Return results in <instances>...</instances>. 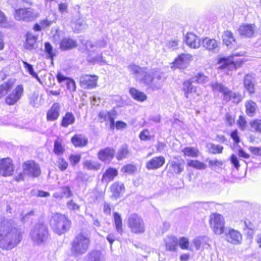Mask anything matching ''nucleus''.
<instances>
[{"instance_id": "56", "label": "nucleus", "mask_w": 261, "mask_h": 261, "mask_svg": "<svg viewBox=\"0 0 261 261\" xmlns=\"http://www.w3.org/2000/svg\"><path fill=\"white\" fill-rule=\"evenodd\" d=\"M66 85L67 89L70 92H74L76 90V85L75 82L70 79L66 81Z\"/></svg>"}, {"instance_id": "39", "label": "nucleus", "mask_w": 261, "mask_h": 261, "mask_svg": "<svg viewBox=\"0 0 261 261\" xmlns=\"http://www.w3.org/2000/svg\"><path fill=\"white\" fill-rule=\"evenodd\" d=\"M114 222L115 227L117 232L122 234L123 232L122 228V220L121 216L117 212L114 213Z\"/></svg>"}, {"instance_id": "31", "label": "nucleus", "mask_w": 261, "mask_h": 261, "mask_svg": "<svg viewBox=\"0 0 261 261\" xmlns=\"http://www.w3.org/2000/svg\"><path fill=\"white\" fill-rule=\"evenodd\" d=\"M99 117L105 121H109L110 122V128L114 129L115 125V115L113 112H101L99 113Z\"/></svg>"}, {"instance_id": "25", "label": "nucleus", "mask_w": 261, "mask_h": 261, "mask_svg": "<svg viewBox=\"0 0 261 261\" xmlns=\"http://www.w3.org/2000/svg\"><path fill=\"white\" fill-rule=\"evenodd\" d=\"M183 161L181 162L175 161H170L168 164L169 167V171L172 174H179L184 170Z\"/></svg>"}, {"instance_id": "27", "label": "nucleus", "mask_w": 261, "mask_h": 261, "mask_svg": "<svg viewBox=\"0 0 261 261\" xmlns=\"http://www.w3.org/2000/svg\"><path fill=\"white\" fill-rule=\"evenodd\" d=\"M72 29L74 32H80L86 29L87 25L85 20L80 17L73 18L72 20Z\"/></svg>"}, {"instance_id": "41", "label": "nucleus", "mask_w": 261, "mask_h": 261, "mask_svg": "<svg viewBox=\"0 0 261 261\" xmlns=\"http://www.w3.org/2000/svg\"><path fill=\"white\" fill-rule=\"evenodd\" d=\"M131 96L136 100L143 101L146 99V95L142 92H141L134 88H132L129 90Z\"/></svg>"}, {"instance_id": "2", "label": "nucleus", "mask_w": 261, "mask_h": 261, "mask_svg": "<svg viewBox=\"0 0 261 261\" xmlns=\"http://www.w3.org/2000/svg\"><path fill=\"white\" fill-rule=\"evenodd\" d=\"M128 69L137 80L149 86L153 90L160 89L165 80L163 73L156 69L149 70L147 67H141L136 64L129 65Z\"/></svg>"}, {"instance_id": "8", "label": "nucleus", "mask_w": 261, "mask_h": 261, "mask_svg": "<svg viewBox=\"0 0 261 261\" xmlns=\"http://www.w3.org/2000/svg\"><path fill=\"white\" fill-rule=\"evenodd\" d=\"M14 18L17 20L30 22L36 19L39 16V13L31 8H20L15 10Z\"/></svg>"}, {"instance_id": "16", "label": "nucleus", "mask_w": 261, "mask_h": 261, "mask_svg": "<svg viewBox=\"0 0 261 261\" xmlns=\"http://www.w3.org/2000/svg\"><path fill=\"white\" fill-rule=\"evenodd\" d=\"M23 92L22 85H18L5 99L6 102L9 105H14L21 97Z\"/></svg>"}, {"instance_id": "62", "label": "nucleus", "mask_w": 261, "mask_h": 261, "mask_svg": "<svg viewBox=\"0 0 261 261\" xmlns=\"http://www.w3.org/2000/svg\"><path fill=\"white\" fill-rule=\"evenodd\" d=\"M208 165L212 168L216 167H219L223 165V162L221 161H218L217 160H211L208 161Z\"/></svg>"}, {"instance_id": "46", "label": "nucleus", "mask_w": 261, "mask_h": 261, "mask_svg": "<svg viewBox=\"0 0 261 261\" xmlns=\"http://www.w3.org/2000/svg\"><path fill=\"white\" fill-rule=\"evenodd\" d=\"M84 168L89 170H98L100 169V165L96 161L88 160L85 161L84 164Z\"/></svg>"}, {"instance_id": "34", "label": "nucleus", "mask_w": 261, "mask_h": 261, "mask_svg": "<svg viewBox=\"0 0 261 261\" xmlns=\"http://www.w3.org/2000/svg\"><path fill=\"white\" fill-rule=\"evenodd\" d=\"M37 37L32 33H28L26 35L25 42L24 43V47L28 50L34 48L36 42Z\"/></svg>"}, {"instance_id": "40", "label": "nucleus", "mask_w": 261, "mask_h": 261, "mask_svg": "<svg viewBox=\"0 0 261 261\" xmlns=\"http://www.w3.org/2000/svg\"><path fill=\"white\" fill-rule=\"evenodd\" d=\"M87 61L89 63L93 64L99 63L105 64L106 62L102 57V53L97 54L95 56H92L91 53H88Z\"/></svg>"}, {"instance_id": "14", "label": "nucleus", "mask_w": 261, "mask_h": 261, "mask_svg": "<svg viewBox=\"0 0 261 261\" xmlns=\"http://www.w3.org/2000/svg\"><path fill=\"white\" fill-rule=\"evenodd\" d=\"M98 77L95 75H82L80 77V86L85 89H91L97 86Z\"/></svg>"}, {"instance_id": "51", "label": "nucleus", "mask_w": 261, "mask_h": 261, "mask_svg": "<svg viewBox=\"0 0 261 261\" xmlns=\"http://www.w3.org/2000/svg\"><path fill=\"white\" fill-rule=\"evenodd\" d=\"M24 67L28 71V72L34 78H35L38 82L41 83V80L38 74L34 71L33 67L32 65L29 64L27 62L23 61Z\"/></svg>"}, {"instance_id": "32", "label": "nucleus", "mask_w": 261, "mask_h": 261, "mask_svg": "<svg viewBox=\"0 0 261 261\" xmlns=\"http://www.w3.org/2000/svg\"><path fill=\"white\" fill-rule=\"evenodd\" d=\"M76 46V42L75 40L69 38H65L62 40L60 44V48L65 50L72 49Z\"/></svg>"}, {"instance_id": "57", "label": "nucleus", "mask_w": 261, "mask_h": 261, "mask_svg": "<svg viewBox=\"0 0 261 261\" xmlns=\"http://www.w3.org/2000/svg\"><path fill=\"white\" fill-rule=\"evenodd\" d=\"M81 155L80 154H71L69 157V160L72 166H75L81 160Z\"/></svg>"}, {"instance_id": "21", "label": "nucleus", "mask_w": 261, "mask_h": 261, "mask_svg": "<svg viewBox=\"0 0 261 261\" xmlns=\"http://www.w3.org/2000/svg\"><path fill=\"white\" fill-rule=\"evenodd\" d=\"M186 42L188 46L192 48H198L201 44L200 39L192 33H187L186 37Z\"/></svg>"}, {"instance_id": "54", "label": "nucleus", "mask_w": 261, "mask_h": 261, "mask_svg": "<svg viewBox=\"0 0 261 261\" xmlns=\"http://www.w3.org/2000/svg\"><path fill=\"white\" fill-rule=\"evenodd\" d=\"M137 170L136 166L128 164L123 166L121 169V171L127 174L134 173Z\"/></svg>"}, {"instance_id": "29", "label": "nucleus", "mask_w": 261, "mask_h": 261, "mask_svg": "<svg viewBox=\"0 0 261 261\" xmlns=\"http://www.w3.org/2000/svg\"><path fill=\"white\" fill-rule=\"evenodd\" d=\"M87 261H105V256L102 252L97 249H93L87 255Z\"/></svg>"}, {"instance_id": "23", "label": "nucleus", "mask_w": 261, "mask_h": 261, "mask_svg": "<svg viewBox=\"0 0 261 261\" xmlns=\"http://www.w3.org/2000/svg\"><path fill=\"white\" fill-rule=\"evenodd\" d=\"M255 28V25L254 24H243L240 26L239 32L242 36L246 37H251L253 36L254 34Z\"/></svg>"}, {"instance_id": "58", "label": "nucleus", "mask_w": 261, "mask_h": 261, "mask_svg": "<svg viewBox=\"0 0 261 261\" xmlns=\"http://www.w3.org/2000/svg\"><path fill=\"white\" fill-rule=\"evenodd\" d=\"M57 162L58 166L61 171H64L67 169L68 164L63 158H59Z\"/></svg>"}, {"instance_id": "28", "label": "nucleus", "mask_w": 261, "mask_h": 261, "mask_svg": "<svg viewBox=\"0 0 261 261\" xmlns=\"http://www.w3.org/2000/svg\"><path fill=\"white\" fill-rule=\"evenodd\" d=\"M222 40L228 47L232 48L236 44V39L234 38L233 34L229 31H225L222 36Z\"/></svg>"}, {"instance_id": "26", "label": "nucleus", "mask_w": 261, "mask_h": 261, "mask_svg": "<svg viewBox=\"0 0 261 261\" xmlns=\"http://www.w3.org/2000/svg\"><path fill=\"white\" fill-rule=\"evenodd\" d=\"M194 83L191 79L186 80L183 83L182 90L184 92L185 96L187 99L190 98V94L196 92V87L193 85Z\"/></svg>"}, {"instance_id": "24", "label": "nucleus", "mask_w": 261, "mask_h": 261, "mask_svg": "<svg viewBox=\"0 0 261 261\" xmlns=\"http://www.w3.org/2000/svg\"><path fill=\"white\" fill-rule=\"evenodd\" d=\"M60 106L59 103H55L53 105L46 114L47 121H53L57 120L59 116Z\"/></svg>"}, {"instance_id": "15", "label": "nucleus", "mask_w": 261, "mask_h": 261, "mask_svg": "<svg viewBox=\"0 0 261 261\" xmlns=\"http://www.w3.org/2000/svg\"><path fill=\"white\" fill-rule=\"evenodd\" d=\"M14 172V166L10 158L2 159L0 161V175L7 177L12 175Z\"/></svg>"}, {"instance_id": "11", "label": "nucleus", "mask_w": 261, "mask_h": 261, "mask_svg": "<svg viewBox=\"0 0 261 261\" xmlns=\"http://www.w3.org/2000/svg\"><path fill=\"white\" fill-rule=\"evenodd\" d=\"M224 233L225 240L231 244L240 245L242 242V235L240 231L231 228H226Z\"/></svg>"}, {"instance_id": "22", "label": "nucleus", "mask_w": 261, "mask_h": 261, "mask_svg": "<svg viewBox=\"0 0 261 261\" xmlns=\"http://www.w3.org/2000/svg\"><path fill=\"white\" fill-rule=\"evenodd\" d=\"M201 44L203 47L208 50L215 52L218 51L219 49V42L214 39L206 37L202 40Z\"/></svg>"}, {"instance_id": "17", "label": "nucleus", "mask_w": 261, "mask_h": 261, "mask_svg": "<svg viewBox=\"0 0 261 261\" xmlns=\"http://www.w3.org/2000/svg\"><path fill=\"white\" fill-rule=\"evenodd\" d=\"M192 56L190 54H182L175 60L173 62L174 67L184 69L187 67L190 61L192 60ZM173 67V66H172Z\"/></svg>"}, {"instance_id": "19", "label": "nucleus", "mask_w": 261, "mask_h": 261, "mask_svg": "<svg viewBox=\"0 0 261 261\" xmlns=\"http://www.w3.org/2000/svg\"><path fill=\"white\" fill-rule=\"evenodd\" d=\"M115 152L113 148L107 147L98 152V158L101 161L109 162L113 158Z\"/></svg>"}, {"instance_id": "6", "label": "nucleus", "mask_w": 261, "mask_h": 261, "mask_svg": "<svg viewBox=\"0 0 261 261\" xmlns=\"http://www.w3.org/2000/svg\"><path fill=\"white\" fill-rule=\"evenodd\" d=\"M50 225L54 231L61 235L69 230L71 221L65 215L56 213L51 217Z\"/></svg>"}, {"instance_id": "44", "label": "nucleus", "mask_w": 261, "mask_h": 261, "mask_svg": "<svg viewBox=\"0 0 261 261\" xmlns=\"http://www.w3.org/2000/svg\"><path fill=\"white\" fill-rule=\"evenodd\" d=\"M206 147L208 152L212 154L221 153L223 150V147L220 145H216L212 143H209L207 144Z\"/></svg>"}, {"instance_id": "64", "label": "nucleus", "mask_w": 261, "mask_h": 261, "mask_svg": "<svg viewBox=\"0 0 261 261\" xmlns=\"http://www.w3.org/2000/svg\"><path fill=\"white\" fill-rule=\"evenodd\" d=\"M141 140L146 141L150 138L149 132L148 130H144L142 131L139 135Z\"/></svg>"}, {"instance_id": "63", "label": "nucleus", "mask_w": 261, "mask_h": 261, "mask_svg": "<svg viewBox=\"0 0 261 261\" xmlns=\"http://www.w3.org/2000/svg\"><path fill=\"white\" fill-rule=\"evenodd\" d=\"M61 194L63 196H65L67 198L71 197L72 195L71 191L70 190L69 187H64L62 188Z\"/></svg>"}, {"instance_id": "61", "label": "nucleus", "mask_w": 261, "mask_h": 261, "mask_svg": "<svg viewBox=\"0 0 261 261\" xmlns=\"http://www.w3.org/2000/svg\"><path fill=\"white\" fill-rule=\"evenodd\" d=\"M67 207L71 211H78L80 209V205L76 203L73 200H70L67 202Z\"/></svg>"}, {"instance_id": "38", "label": "nucleus", "mask_w": 261, "mask_h": 261, "mask_svg": "<svg viewBox=\"0 0 261 261\" xmlns=\"http://www.w3.org/2000/svg\"><path fill=\"white\" fill-rule=\"evenodd\" d=\"M166 248L170 251H175L178 244V240L175 237H168L165 240Z\"/></svg>"}, {"instance_id": "48", "label": "nucleus", "mask_w": 261, "mask_h": 261, "mask_svg": "<svg viewBox=\"0 0 261 261\" xmlns=\"http://www.w3.org/2000/svg\"><path fill=\"white\" fill-rule=\"evenodd\" d=\"M65 151V149L62 146V142L59 140H56L54 142V152L58 155H62Z\"/></svg>"}, {"instance_id": "55", "label": "nucleus", "mask_w": 261, "mask_h": 261, "mask_svg": "<svg viewBox=\"0 0 261 261\" xmlns=\"http://www.w3.org/2000/svg\"><path fill=\"white\" fill-rule=\"evenodd\" d=\"M44 46L45 53H47L49 58L53 59L55 55L53 51L52 46L49 42H45Z\"/></svg>"}, {"instance_id": "50", "label": "nucleus", "mask_w": 261, "mask_h": 261, "mask_svg": "<svg viewBox=\"0 0 261 261\" xmlns=\"http://www.w3.org/2000/svg\"><path fill=\"white\" fill-rule=\"evenodd\" d=\"M178 244L181 249L183 250L193 251V248L192 246H190L189 240L186 238H180L179 240H178Z\"/></svg>"}, {"instance_id": "9", "label": "nucleus", "mask_w": 261, "mask_h": 261, "mask_svg": "<svg viewBox=\"0 0 261 261\" xmlns=\"http://www.w3.org/2000/svg\"><path fill=\"white\" fill-rule=\"evenodd\" d=\"M237 57H238V55H233L228 58H220L218 61L219 68L226 69L228 70H236L241 66L243 62L242 59L237 58Z\"/></svg>"}, {"instance_id": "7", "label": "nucleus", "mask_w": 261, "mask_h": 261, "mask_svg": "<svg viewBox=\"0 0 261 261\" xmlns=\"http://www.w3.org/2000/svg\"><path fill=\"white\" fill-rule=\"evenodd\" d=\"M127 223L132 233L141 234L145 232V227L143 220L136 214H132L128 216Z\"/></svg>"}, {"instance_id": "60", "label": "nucleus", "mask_w": 261, "mask_h": 261, "mask_svg": "<svg viewBox=\"0 0 261 261\" xmlns=\"http://www.w3.org/2000/svg\"><path fill=\"white\" fill-rule=\"evenodd\" d=\"M8 24L7 18L4 13L0 10V27L6 28Z\"/></svg>"}, {"instance_id": "30", "label": "nucleus", "mask_w": 261, "mask_h": 261, "mask_svg": "<svg viewBox=\"0 0 261 261\" xmlns=\"http://www.w3.org/2000/svg\"><path fill=\"white\" fill-rule=\"evenodd\" d=\"M118 175L117 170L113 168H109L106 170L102 177V181L108 183L112 181Z\"/></svg>"}, {"instance_id": "20", "label": "nucleus", "mask_w": 261, "mask_h": 261, "mask_svg": "<svg viewBox=\"0 0 261 261\" xmlns=\"http://www.w3.org/2000/svg\"><path fill=\"white\" fill-rule=\"evenodd\" d=\"M255 84V77L252 75L247 74L244 76V86L249 94L254 93Z\"/></svg>"}, {"instance_id": "43", "label": "nucleus", "mask_w": 261, "mask_h": 261, "mask_svg": "<svg viewBox=\"0 0 261 261\" xmlns=\"http://www.w3.org/2000/svg\"><path fill=\"white\" fill-rule=\"evenodd\" d=\"M250 131L261 134V120L254 119L249 122Z\"/></svg>"}, {"instance_id": "10", "label": "nucleus", "mask_w": 261, "mask_h": 261, "mask_svg": "<svg viewBox=\"0 0 261 261\" xmlns=\"http://www.w3.org/2000/svg\"><path fill=\"white\" fill-rule=\"evenodd\" d=\"M210 224L214 232L220 235L224 233L225 228L224 217L220 214L215 213L210 216Z\"/></svg>"}, {"instance_id": "33", "label": "nucleus", "mask_w": 261, "mask_h": 261, "mask_svg": "<svg viewBox=\"0 0 261 261\" xmlns=\"http://www.w3.org/2000/svg\"><path fill=\"white\" fill-rule=\"evenodd\" d=\"M71 142L76 147H82L87 145L88 139L83 135L77 134L72 137Z\"/></svg>"}, {"instance_id": "52", "label": "nucleus", "mask_w": 261, "mask_h": 261, "mask_svg": "<svg viewBox=\"0 0 261 261\" xmlns=\"http://www.w3.org/2000/svg\"><path fill=\"white\" fill-rule=\"evenodd\" d=\"M194 83L198 84L204 83L207 81V77L202 72L198 73L191 78Z\"/></svg>"}, {"instance_id": "1", "label": "nucleus", "mask_w": 261, "mask_h": 261, "mask_svg": "<svg viewBox=\"0 0 261 261\" xmlns=\"http://www.w3.org/2000/svg\"><path fill=\"white\" fill-rule=\"evenodd\" d=\"M23 231L13 220L4 219L0 222V248L10 250L22 239Z\"/></svg>"}, {"instance_id": "5", "label": "nucleus", "mask_w": 261, "mask_h": 261, "mask_svg": "<svg viewBox=\"0 0 261 261\" xmlns=\"http://www.w3.org/2000/svg\"><path fill=\"white\" fill-rule=\"evenodd\" d=\"M30 236L33 244L36 246L44 245L49 238L47 227L42 223L36 224L31 230Z\"/></svg>"}, {"instance_id": "49", "label": "nucleus", "mask_w": 261, "mask_h": 261, "mask_svg": "<svg viewBox=\"0 0 261 261\" xmlns=\"http://www.w3.org/2000/svg\"><path fill=\"white\" fill-rule=\"evenodd\" d=\"M188 165L198 170L205 169L207 166L206 164L198 160H190L188 162Z\"/></svg>"}, {"instance_id": "12", "label": "nucleus", "mask_w": 261, "mask_h": 261, "mask_svg": "<svg viewBox=\"0 0 261 261\" xmlns=\"http://www.w3.org/2000/svg\"><path fill=\"white\" fill-rule=\"evenodd\" d=\"M23 172L29 176L37 177L41 174V170L38 164L33 161L24 162L22 165Z\"/></svg>"}, {"instance_id": "4", "label": "nucleus", "mask_w": 261, "mask_h": 261, "mask_svg": "<svg viewBox=\"0 0 261 261\" xmlns=\"http://www.w3.org/2000/svg\"><path fill=\"white\" fill-rule=\"evenodd\" d=\"M211 86L214 91L222 93V100L226 102L231 101L234 103L238 104L242 100V95L240 93L233 92L221 83L213 82Z\"/></svg>"}, {"instance_id": "42", "label": "nucleus", "mask_w": 261, "mask_h": 261, "mask_svg": "<svg viewBox=\"0 0 261 261\" xmlns=\"http://www.w3.org/2000/svg\"><path fill=\"white\" fill-rule=\"evenodd\" d=\"M129 153L128 146L127 145H123L118 150L116 158L118 160H122L128 158Z\"/></svg>"}, {"instance_id": "35", "label": "nucleus", "mask_w": 261, "mask_h": 261, "mask_svg": "<svg viewBox=\"0 0 261 261\" xmlns=\"http://www.w3.org/2000/svg\"><path fill=\"white\" fill-rule=\"evenodd\" d=\"M15 80L10 79L0 86V98L5 96L13 87Z\"/></svg>"}, {"instance_id": "3", "label": "nucleus", "mask_w": 261, "mask_h": 261, "mask_svg": "<svg viewBox=\"0 0 261 261\" xmlns=\"http://www.w3.org/2000/svg\"><path fill=\"white\" fill-rule=\"evenodd\" d=\"M91 234L88 231L82 230L77 233L71 243V251L76 256L86 253L91 244Z\"/></svg>"}, {"instance_id": "53", "label": "nucleus", "mask_w": 261, "mask_h": 261, "mask_svg": "<svg viewBox=\"0 0 261 261\" xmlns=\"http://www.w3.org/2000/svg\"><path fill=\"white\" fill-rule=\"evenodd\" d=\"M38 98V93L37 92H33L29 96V103L33 107H38L39 105L37 101Z\"/></svg>"}, {"instance_id": "37", "label": "nucleus", "mask_w": 261, "mask_h": 261, "mask_svg": "<svg viewBox=\"0 0 261 261\" xmlns=\"http://www.w3.org/2000/svg\"><path fill=\"white\" fill-rule=\"evenodd\" d=\"M124 186L123 184L115 182L111 187V190L114 197L118 198L121 193L124 191Z\"/></svg>"}, {"instance_id": "59", "label": "nucleus", "mask_w": 261, "mask_h": 261, "mask_svg": "<svg viewBox=\"0 0 261 261\" xmlns=\"http://www.w3.org/2000/svg\"><path fill=\"white\" fill-rule=\"evenodd\" d=\"M237 123L239 125V128L242 130H244L247 126V122L246 121L245 118L242 116H240L238 120L237 121Z\"/></svg>"}, {"instance_id": "47", "label": "nucleus", "mask_w": 261, "mask_h": 261, "mask_svg": "<svg viewBox=\"0 0 261 261\" xmlns=\"http://www.w3.org/2000/svg\"><path fill=\"white\" fill-rule=\"evenodd\" d=\"M184 155L190 157H197L199 151L198 149L193 147H187L182 150Z\"/></svg>"}, {"instance_id": "13", "label": "nucleus", "mask_w": 261, "mask_h": 261, "mask_svg": "<svg viewBox=\"0 0 261 261\" xmlns=\"http://www.w3.org/2000/svg\"><path fill=\"white\" fill-rule=\"evenodd\" d=\"M82 43L85 47V49L88 53L98 52L101 49L105 48L107 45V42L104 39H100L94 42L83 40Z\"/></svg>"}, {"instance_id": "36", "label": "nucleus", "mask_w": 261, "mask_h": 261, "mask_svg": "<svg viewBox=\"0 0 261 261\" xmlns=\"http://www.w3.org/2000/svg\"><path fill=\"white\" fill-rule=\"evenodd\" d=\"M75 121L74 115L71 112H67L63 117L61 125L63 127H67L69 125L73 124Z\"/></svg>"}, {"instance_id": "18", "label": "nucleus", "mask_w": 261, "mask_h": 261, "mask_svg": "<svg viewBox=\"0 0 261 261\" xmlns=\"http://www.w3.org/2000/svg\"><path fill=\"white\" fill-rule=\"evenodd\" d=\"M165 163V159L163 156H155L146 163L148 170H156L162 167Z\"/></svg>"}, {"instance_id": "45", "label": "nucleus", "mask_w": 261, "mask_h": 261, "mask_svg": "<svg viewBox=\"0 0 261 261\" xmlns=\"http://www.w3.org/2000/svg\"><path fill=\"white\" fill-rule=\"evenodd\" d=\"M245 107L246 114L249 116L252 117L254 115L256 108V105L254 102L251 100L247 101Z\"/></svg>"}]
</instances>
